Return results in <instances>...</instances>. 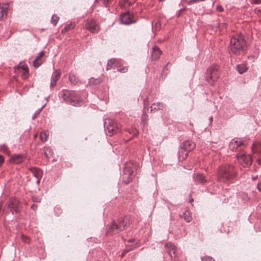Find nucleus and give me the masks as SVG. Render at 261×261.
Returning a JSON list of instances; mask_svg holds the SVG:
<instances>
[{
    "label": "nucleus",
    "instance_id": "obj_1",
    "mask_svg": "<svg viewBox=\"0 0 261 261\" xmlns=\"http://www.w3.org/2000/svg\"><path fill=\"white\" fill-rule=\"evenodd\" d=\"M230 50L236 55L243 54L247 47L246 42L243 35H237L232 37L230 42Z\"/></svg>",
    "mask_w": 261,
    "mask_h": 261
},
{
    "label": "nucleus",
    "instance_id": "obj_2",
    "mask_svg": "<svg viewBox=\"0 0 261 261\" xmlns=\"http://www.w3.org/2000/svg\"><path fill=\"white\" fill-rule=\"evenodd\" d=\"M236 174L234 167L230 165H226L220 167L218 172V178L221 181L226 182L233 179Z\"/></svg>",
    "mask_w": 261,
    "mask_h": 261
},
{
    "label": "nucleus",
    "instance_id": "obj_3",
    "mask_svg": "<svg viewBox=\"0 0 261 261\" xmlns=\"http://www.w3.org/2000/svg\"><path fill=\"white\" fill-rule=\"evenodd\" d=\"M129 219L127 217H120L119 218L118 223L113 222L109 226L107 232V235L112 236L124 230L129 225Z\"/></svg>",
    "mask_w": 261,
    "mask_h": 261
},
{
    "label": "nucleus",
    "instance_id": "obj_4",
    "mask_svg": "<svg viewBox=\"0 0 261 261\" xmlns=\"http://www.w3.org/2000/svg\"><path fill=\"white\" fill-rule=\"evenodd\" d=\"M60 96L65 102L74 106H80L82 103V101L79 100V95L74 91L63 90L60 92Z\"/></svg>",
    "mask_w": 261,
    "mask_h": 261
},
{
    "label": "nucleus",
    "instance_id": "obj_5",
    "mask_svg": "<svg viewBox=\"0 0 261 261\" xmlns=\"http://www.w3.org/2000/svg\"><path fill=\"white\" fill-rule=\"evenodd\" d=\"M104 127L107 135L112 136L120 132L119 125L111 119H106L104 122Z\"/></svg>",
    "mask_w": 261,
    "mask_h": 261
},
{
    "label": "nucleus",
    "instance_id": "obj_6",
    "mask_svg": "<svg viewBox=\"0 0 261 261\" xmlns=\"http://www.w3.org/2000/svg\"><path fill=\"white\" fill-rule=\"evenodd\" d=\"M219 67L214 64L207 69L205 78L206 81L212 85L219 77Z\"/></svg>",
    "mask_w": 261,
    "mask_h": 261
},
{
    "label": "nucleus",
    "instance_id": "obj_7",
    "mask_svg": "<svg viewBox=\"0 0 261 261\" xmlns=\"http://www.w3.org/2000/svg\"><path fill=\"white\" fill-rule=\"evenodd\" d=\"M196 147V144L191 141H185L181 145V150L179 151V156H181V153L184 151L186 152H184L183 154L185 156H182L183 159H185L188 154V152L191 151L194 149Z\"/></svg>",
    "mask_w": 261,
    "mask_h": 261
},
{
    "label": "nucleus",
    "instance_id": "obj_8",
    "mask_svg": "<svg viewBox=\"0 0 261 261\" xmlns=\"http://www.w3.org/2000/svg\"><path fill=\"white\" fill-rule=\"evenodd\" d=\"M237 158L240 164L243 167H249L252 164V159L250 155L241 153L238 154Z\"/></svg>",
    "mask_w": 261,
    "mask_h": 261
},
{
    "label": "nucleus",
    "instance_id": "obj_9",
    "mask_svg": "<svg viewBox=\"0 0 261 261\" xmlns=\"http://www.w3.org/2000/svg\"><path fill=\"white\" fill-rule=\"evenodd\" d=\"M244 145V142L240 138H235L232 139L229 144V149L233 151H239V148Z\"/></svg>",
    "mask_w": 261,
    "mask_h": 261
},
{
    "label": "nucleus",
    "instance_id": "obj_10",
    "mask_svg": "<svg viewBox=\"0 0 261 261\" xmlns=\"http://www.w3.org/2000/svg\"><path fill=\"white\" fill-rule=\"evenodd\" d=\"M19 201L15 198L11 199L8 203V207L12 211V213L14 212L15 213L19 212Z\"/></svg>",
    "mask_w": 261,
    "mask_h": 261
},
{
    "label": "nucleus",
    "instance_id": "obj_11",
    "mask_svg": "<svg viewBox=\"0 0 261 261\" xmlns=\"http://www.w3.org/2000/svg\"><path fill=\"white\" fill-rule=\"evenodd\" d=\"M165 247L167 248L171 258L175 260L177 255L175 246L171 243H167L165 244Z\"/></svg>",
    "mask_w": 261,
    "mask_h": 261
},
{
    "label": "nucleus",
    "instance_id": "obj_12",
    "mask_svg": "<svg viewBox=\"0 0 261 261\" xmlns=\"http://www.w3.org/2000/svg\"><path fill=\"white\" fill-rule=\"evenodd\" d=\"M86 28L90 32L96 33L99 31V26L96 22L93 20H90L86 23Z\"/></svg>",
    "mask_w": 261,
    "mask_h": 261
},
{
    "label": "nucleus",
    "instance_id": "obj_13",
    "mask_svg": "<svg viewBox=\"0 0 261 261\" xmlns=\"http://www.w3.org/2000/svg\"><path fill=\"white\" fill-rule=\"evenodd\" d=\"M133 18V16L129 12H126L121 15L120 21L122 23L128 25L134 22Z\"/></svg>",
    "mask_w": 261,
    "mask_h": 261
},
{
    "label": "nucleus",
    "instance_id": "obj_14",
    "mask_svg": "<svg viewBox=\"0 0 261 261\" xmlns=\"http://www.w3.org/2000/svg\"><path fill=\"white\" fill-rule=\"evenodd\" d=\"M61 76V72L58 70H55L52 74L50 81V87L51 88L56 86L57 81L59 80Z\"/></svg>",
    "mask_w": 261,
    "mask_h": 261
},
{
    "label": "nucleus",
    "instance_id": "obj_15",
    "mask_svg": "<svg viewBox=\"0 0 261 261\" xmlns=\"http://www.w3.org/2000/svg\"><path fill=\"white\" fill-rule=\"evenodd\" d=\"M31 171L34 177L37 178L36 183L39 184L40 183V180L42 176V171L41 169L33 167L31 169Z\"/></svg>",
    "mask_w": 261,
    "mask_h": 261
},
{
    "label": "nucleus",
    "instance_id": "obj_16",
    "mask_svg": "<svg viewBox=\"0 0 261 261\" xmlns=\"http://www.w3.org/2000/svg\"><path fill=\"white\" fill-rule=\"evenodd\" d=\"M161 53L162 51L160 48L158 47L154 46L152 49V59L154 60L158 59L160 58Z\"/></svg>",
    "mask_w": 261,
    "mask_h": 261
},
{
    "label": "nucleus",
    "instance_id": "obj_17",
    "mask_svg": "<svg viewBox=\"0 0 261 261\" xmlns=\"http://www.w3.org/2000/svg\"><path fill=\"white\" fill-rule=\"evenodd\" d=\"M193 178L195 182L198 184H204L206 182L205 177L201 174H194Z\"/></svg>",
    "mask_w": 261,
    "mask_h": 261
},
{
    "label": "nucleus",
    "instance_id": "obj_18",
    "mask_svg": "<svg viewBox=\"0 0 261 261\" xmlns=\"http://www.w3.org/2000/svg\"><path fill=\"white\" fill-rule=\"evenodd\" d=\"M164 108V105L161 102H156L153 103L151 106H150V111L151 112H154L157 110H162Z\"/></svg>",
    "mask_w": 261,
    "mask_h": 261
},
{
    "label": "nucleus",
    "instance_id": "obj_19",
    "mask_svg": "<svg viewBox=\"0 0 261 261\" xmlns=\"http://www.w3.org/2000/svg\"><path fill=\"white\" fill-rule=\"evenodd\" d=\"M252 150L253 152L260 153L261 152V143L258 142H255L252 144Z\"/></svg>",
    "mask_w": 261,
    "mask_h": 261
},
{
    "label": "nucleus",
    "instance_id": "obj_20",
    "mask_svg": "<svg viewBox=\"0 0 261 261\" xmlns=\"http://www.w3.org/2000/svg\"><path fill=\"white\" fill-rule=\"evenodd\" d=\"M8 11V6L3 5L1 6L0 4V19L3 18L4 16H6L7 15Z\"/></svg>",
    "mask_w": 261,
    "mask_h": 261
},
{
    "label": "nucleus",
    "instance_id": "obj_21",
    "mask_svg": "<svg viewBox=\"0 0 261 261\" xmlns=\"http://www.w3.org/2000/svg\"><path fill=\"white\" fill-rule=\"evenodd\" d=\"M181 217L183 218L187 222H190L192 221V218L191 216L190 212L189 211H186L183 212L182 214L181 215Z\"/></svg>",
    "mask_w": 261,
    "mask_h": 261
},
{
    "label": "nucleus",
    "instance_id": "obj_22",
    "mask_svg": "<svg viewBox=\"0 0 261 261\" xmlns=\"http://www.w3.org/2000/svg\"><path fill=\"white\" fill-rule=\"evenodd\" d=\"M116 66H117V63L116 60L115 59H111L108 62L107 70L115 68Z\"/></svg>",
    "mask_w": 261,
    "mask_h": 261
},
{
    "label": "nucleus",
    "instance_id": "obj_23",
    "mask_svg": "<svg viewBox=\"0 0 261 261\" xmlns=\"http://www.w3.org/2000/svg\"><path fill=\"white\" fill-rule=\"evenodd\" d=\"M12 161L15 164H19L23 161V155L22 154H16L14 155L12 159Z\"/></svg>",
    "mask_w": 261,
    "mask_h": 261
},
{
    "label": "nucleus",
    "instance_id": "obj_24",
    "mask_svg": "<svg viewBox=\"0 0 261 261\" xmlns=\"http://www.w3.org/2000/svg\"><path fill=\"white\" fill-rule=\"evenodd\" d=\"M237 69L240 74H242L246 71L247 68L245 65L240 64L237 66Z\"/></svg>",
    "mask_w": 261,
    "mask_h": 261
},
{
    "label": "nucleus",
    "instance_id": "obj_25",
    "mask_svg": "<svg viewBox=\"0 0 261 261\" xmlns=\"http://www.w3.org/2000/svg\"><path fill=\"white\" fill-rule=\"evenodd\" d=\"M74 26H75L74 24L72 23L67 24L66 25H65L64 28L63 29H62V33H65V32H68L69 30H70L71 29H73L74 28Z\"/></svg>",
    "mask_w": 261,
    "mask_h": 261
},
{
    "label": "nucleus",
    "instance_id": "obj_26",
    "mask_svg": "<svg viewBox=\"0 0 261 261\" xmlns=\"http://www.w3.org/2000/svg\"><path fill=\"white\" fill-rule=\"evenodd\" d=\"M42 63L41 59L37 56L33 62V65L35 67H38L41 65Z\"/></svg>",
    "mask_w": 261,
    "mask_h": 261
},
{
    "label": "nucleus",
    "instance_id": "obj_27",
    "mask_svg": "<svg viewBox=\"0 0 261 261\" xmlns=\"http://www.w3.org/2000/svg\"><path fill=\"white\" fill-rule=\"evenodd\" d=\"M48 133L47 132H42L40 134V139L42 142H45L47 140L48 137Z\"/></svg>",
    "mask_w": 261,
    "mask_h": 261
},
{
    "label": "nucleus",
    "instance_id": "obj_28",
    "mask_svg": "<svg viewBox=\"0 0 261 261\" xmlns=\"http://www.w3.org/2000/svg\"><path fill=\"white\" fill-rule=\"evenodd\" d=\"M59 20V17L54 14L52 16L51 22L54 26H55L57 24Z\"/></svg>",
    "mask_w": 261,
    "mask_h": 261
},
{
    "label": "nucleus",
    "instance_id": "obj_29",
    "mask_svg": "<svg viewBox=\"0 0 261 261\" xmlns=\"http://www.w3.org/2000/svg\"><path fill=\"white\" fill-rule=\"evenodd\" d=\"M68 78H69V80L71 84H74L76 83V82H77L76 78L74 75H73L72 74H69Z\"/></svg>",
    "mask_w": 261,
    "mask_h": 261
},
{
    "label": "nucleus",
    "instance_id": "obj_30",
    "mask_svg": "<svg viewBox=\"0 0 261 261\" xmlns=\"http://www.w3.org/2000/svg\"><path fill=\"white\" fill-rule=\"evenodd\" d=\"M44 106H43L41 108H40L39 109L37 110L35 112V113L34 114V115L32 116V119L33 120H34L36 118L37 116L40 113L41 111L42 110V109H43Z\"/></svg>",
    "mask_w": 261,
    "mask_h": 261
},
{
    "label": "nucleus",
    "instance_id": "obj_31",
    "mask_svg": "<svg viewBox=\"0 0 261 261\" xmlns=\"http://www.w3.org/2000/svg\"><path fill=\"white\" fill-rule=\"evenodd\" d=\"M201 261H215L214 259L208 256L201 257Z\"/></svg>",
    "mask_w": 261,
    "mask_h": 261
},
{
    "label": "nucleus",
    "instance_id": "obj_32",
    "mask_svg": "<svg viewBox=\"0 0 261 261\" xmlns=\"http://www.w3.org/2000/svg\"><path fill=\"white\" fill-rule=\"evenodd\" d=\"M0 149L4 152H7L8 151V147L5 144H3L0 146Z\"/></svg>",
    "mask_w": 261,
    "mask_h": 261
},
{
    "label": "nucleus",
    "instance_id": "obj_33",
    "mask_svg": "<svg viewBox=\"0 0 261 261\" xmlns=\"http://www.w3.org/2000/svg\"><path fill=\"white\" fill-rule=\"evenodd\" d=\"M128 70V67L127 66L121 68H119L118 69V71L120 72L125 73Z\"/></svg>",
    "mask_w": 261,
    "mask_h": 261
},
{
    "label": "nucleus",
    "instance_id": "obj_34",
    "mask_svg": "<svg viewBox=\"0 0 261 261\" xmlns=\"http://www.w3.org/2000/svg\"><path fill=\"white\" fill-rule=\"evenodd\" d=\"M100 81L97 80H94L93 78H91L90 79V83H92L93 84H97V83H99Z\"/></svg>",
    "mask_w": 261,
    "mask_h": 261
},
{
    "label": "nucleus",
    "instance_id": "obj_35",
    "mask_svg": "<svg viewBox=\"0 0 261 261\" xmlns=\"http://www.w3.org/2000/svg\"><path fill=\"white\" fill-rule=\"evenodd\" d=\"M22 240L23 242H24L26 243H29L30 242V239L24 236H22Z\"/></svg>",
    "mask_w": 261,
    "mask_h": 261
},
{
    "label": "nucleus",
    "instance_id": "obj_36",
    "mask_svg": "<svg viewBox=\"0 0 261 261\" xmlns=\"http://www.w3.org/2000/svg\"><path fill=\"white\" fill-rule=\"evenodd\" d=\"M161 27V24L160 21H158L155 24V28L156 30H160Z\"/></svg>",
    "mask_w": 261,
    "mask_h": 261
},
{
    "label": "nucleus",
    "instance_id": "obj_37",
    "mask_svg": "<svg viewBox=\"0 0 261 261\" xmlns=\"http://www.w3.org/2000/svg\"><path fill=\"white\" fill-rule=\"evenodd\" d=\"M201 1V0H189L188 2V4L189 5H192L195 3H197V2H200Z\"/></svg>",
    "mask_w": 261,
    "mask_h": 261
},
{
    "label": "nucleus",
    "instance_id": "obj_38",
    "mask_svg": "<svg viewBox=\"0 0 261 261\" xmlns=\"http://www.w3.org/2000/svg\"><path fill=\"white\" fill-rule=\"evenodd\" d=\"M251 3L253 4H260L261 3V0H252Z\"/></svg>",
    "mask_w": 261,
    "mask_h": 261
},
{
    "label": "nucleus",
    "instance_id": "obj_39",
    "mask_svg": "<svg viewBox=\"0 0 261 261\" xmlns=\"http://www.w3.org/2000/svg\"><path fill=\"white\" fill-rule=\"evenodd\" d=\"M33 200L34 202H39L41 201V198L39 197H33Z\"/></svg>",
    "mask_w": 261,
    "mask_h": 261
},
{
    "label": "nucleus",
    "instance_id": "obj_40",
    "mask_svg": "<svg viewBox=\"0 0 261 261\" xmlns=\"http://www.w3.org/2000/svg\"><path fill=\"white\" fill-rule=\"evenodd\" d=\"M217 10L219 12H222L223 11V8L220 5H218L217 6Z\"/></svg>",
    "mask_w": 261,
    "mask_h": 261
},
{
    "label": "nucleus",
    "instance_id": "obj_41",
    "mask_svg": "<svg viewBox=\"0 0 261 261\" xmlns=\"http://www.w3.org/2000/svg\"><path fill=\"white\" fill-rule=\"evenodd\" d=\"M257 188L258 190L261 192V180L259 181L257 184Z\"/></svg>",
    "mask_w": 261,
    "mask_h": 261
},
{
    "label": "nucleus",
    "instance_id": "obj_42",
    "mask_svg": "<svg viewBox=\"0 0 261 261\" xmlns=\"http://www.w3.org/2000/svg\"><path fill=\"white\" fill-rule=\"evenodd\" d=\"M146 119H147V116L145 114H143L142 115V121L143 122H144L146 120Z\"/></svg>",
    "mask_w": 261,
    "mask_h": 261
},
{
    "label": "nucleus",
    "instance_id": "obj_43",
    "mask_svg": "<svg viewBox=\"0 0 261 261\" xmlns=\"http://www.w3.org/2000/svg\"><path fill=\"white\" fill-rule=\"evenodd\" d=\"M4 161L3 156L1 155H0V166L2 165Z\"/></svg>",
    "mask_w": 261,
    "mask_h": 261
},
{
    "label": "nucleus",
    "instance_id": "obj_44",
    "mask_svg": "<svg viewBox=\"0 0 261 261\" xmlns=\"http://www.w3.org/2000/svg\"><path fill=\"white\" fill-rule=\"evenodd\" d=\"M37 206H38V205L37 204H33L31 206V208L34 210H35L37 208Z\"/></svg>",
    "mask_w": 261,
    "mask_h": 261
},
{
    "label": "nucleus",
    "instance_id": "obj_45",
    "mask_svg": "<svg viewBox=\"0 0 261 261\" xmlns=\"http://www.w3.org/2000/svg\"><path fill=\"white\" fill-rule=\"evenodd\" d=\"M43 55H44V51H41L39 53V55L38 56V57L41 59V58L43 57Z\"/></svg>",
    "mask_w": 261,
    "mask_h": 261
},
{
    "label": "nucleus",
    "instance_id": "obj_46",
    "mask_svg": "<svg viewBox=\"0 0 261 261\" xmlns=\"http://www.w3.org/2000/svg\"><path fill=\"white\" fill-rule=\"evenodd\" d=\"M147 102H148L147 99L144 100V108H145L146 107V106L147 105Z\"/></svg>",
    "mask_w": 261,
    "mask_h": 261
},
{
    "label": "nucleus",
    "instance_id": "obj_47",
    "mask_svg": "<svg viewBox=\"0 0 261 261\" xmlns=\"http://www.w3.org/2000/svg\"><path fill=\"white\" fill-rule=\"evenodd\" d=\"M22 68L24 70H27V69H28V67L25 65L22 66Z\"/></svg>",
    "mask_w": 261,
    "mask_h": 261
},
{
    "label": "nucleus",
    "instance_id": "obj_48",
    "mask_svg": "<svg viewBox=\"0 0 261 261\" xmlns=\"http://www.w3.org/2000/svg\"><path fill=\"white\" fill-rule=\"evenodd\" d=\"M48 150V148H46V150L45 151L44 154L46 157L48 156L47 153V150Z\"/></svg>",
    "mask_w": 261,
    "mask_h": 261
},
{
    "label": "nucleus",
    "instance_id": "obj_49",
    "mask_svg": "<svg viewBox=\"0 0 261 261\" xmlns=\"http://www.w3.org/2000/svg\"><path fill=\"white\" fill-rule=\"evenodd\" d=\"M210 121L211 122H212L213 121V117H211L210 118Z\"/></svg>",
    "mask_w": 261,
    "mask_h": 261
},
{
    "label": "nucleus",
    "instance_id": "obj_50",
    "mask_svg": "<svg viewBox=\"0 0 261 261\" xmlns=\"http://www.w3.org/2000/svg\"><path fill=\"white\" fill-rule=\"evenodd\" d=\"M252 180H255V179H257V176H256V177H252Z\"/></svg>",
    "mask_w": 261,
    "mask_h": 261
},
{
    "label": "nucleus",
    "instance_id": "obj_51",
    "mask_svg": "<svg viewBox=\"0 0 261 261\" xmlns=\"http://www.w3.org/2000/svg\"><path fill=\"white\" fill-rule=\"evenodd\" d=\"M128 175H130L132 174V171H128Z\"/></svg>",
    "mask_w": 261,
    "mask_h": 261
},
{
    "label": "nucleus",
    "instance_id": "obj_52",
    "mask_svg": "<svg viewBox=\"0 0 261 261\" xmlns=\"http://www.w3.org/2000/svg\"><path fill=\"white\" fill-rule=\"evenodd\" d=\"M192 201H193V198H191V199L189 200V202H192Z\"/></svg>",
    "mask_w": 261,
    "mask_h": 261
},
{
    "label": "nucleus",
    "instance_id": "obj_53",
    "mask_svg": "<svg viewBox=\"0 0 261 261\" xmlns=\"http://www.w3.org/2000/svg\"><path fill=\"white\" fill-rule=\"evenodd\" d=\"M124 172H125V174H126V168H125V169Z\"/></svg>",
    "mask_w": 261,
    "mask_h": 261
},
{
    "label": "nucleus",
    "instance_id": "obj_54",
    "mask_svg": "<svg viewBox=\"0 0 261 261\" xmlns=\"http://www.w3.org/2000/svg\"><path fill=\"white\" fill-rule=\"evenodd\" d=\"M124 253H122V256L124 255Z\"/></svg>",
    "mask_w": 261,
    "mask_h": 261
}]
</instances>
